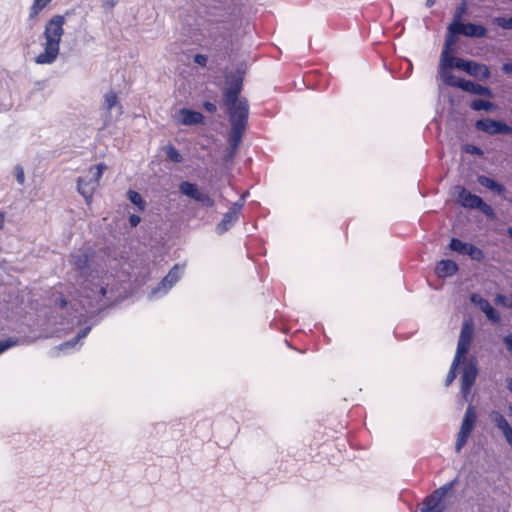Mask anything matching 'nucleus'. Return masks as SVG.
I'll return each instance as SVG.
<instances>
[{
    "label": "nucleus",
    "mask_w": 512,
    "mask_h": 512,
    "mask_svg": "<svg viewBox=\"0 0 512 512\" xmlns=\"http://www.w3.org/2000/svg\"><path fill=\"white\" fill-rule=\"evenodd\" d=\"M470 108L474 111H491L495 105L488 100L475 99L470 103Z\"/></svg>",
    "instance_id": "27"
},
{
    "label": "nucleus",
    "mask_w": 512,
    "mask_h": 512,
    "mask_svg": "<svg viewBox=\"0 0 512 512\" xmlns=\"http://www.w3.org/2000/svg\"><path fill=\"white\" fill-rule=\"evenodd\" d=\"M237 151H238V150H233V148L229 146V149H228V151L225 153V155H224V157H223V160H224L225 162H229V161H231V160L235 157V155H236Z\"/></svg>",
    "instance_id": "43"
},
{
    "label": "nucleus",
    "mask_w": 512,
    "mask_h": 512,
    "mask_svg": "<svg viewBox=\"0 0 512 512\" xmlns=\"http://www.w3.org/2000/svg\"><path fill=\"white\" fill-rule=\"evenodd\" d=\"M243 87L241 75H233L228 78L223 89V106L225 107L231 126L247 127L249 117V103L244 97H240Z\"/></svg>",
    "instance_id": "2"
},
{
    "label": "nucleus",
    "mask_w": 512,
    "mask_h": 512,
    "mask_svg": "<svg viewBox=\"0 0 512 512\" xmlns=\"http://www.w3.org/2000/svg\"><path fill=\"white\" fill-rule=\"evenodd\" d=\"M178 121L185 126H193L202 124L204 122V116L198 111H194L188 108H181L178 112Z\"/></svg>",
    "instance_id": "15"
},
{
    "label": "nucleus",
    "mask_w": 512,
    "mask_h": 512,
    "mask_svg": "<svg viewBox=\"0 0 512 512\" xmlns=\"http://www.w3.org/2000/svg\"><path fill=\"white\" fill-rule=\"evenodd\" d=\"M470 436L467 435V434H464V433H461V432H458L457 434V440H456V444H455V450L456 452H460L462 450V448L466 445L467 441H468V438Z\"/></svg>",
    "instance_id": "36"
},
{
    "label": "nucleus",
    "mask_w": 512,
    "mask_h": 512,
    "mask_svg": "<svg viewBox=\"0 0 512 512\" xmlns=\"http://www.w3.org/2000/svg\"><path fill=\"white\" fill-rule=\"evenodd\" d=\"M54 301L60 308H65L67 306V300L62 295H57Z\"/></svg>",
    "instance_id": "45"
},
{
    "label": "nucleus",
    "mask_w": 512,
    "mask_h": 512,
    "mask_svg": "<svg viewBox=\"0 0 512 512\" xmlns=\"http://www.w3.org/2000/svg\"><path fill=\"white\" fill-rule=\"evenodd\" d=\"M181 276L182 270L180 266L178 264L174 265L157 286L151 289L148 294L149 300L154 301L163 298L180 280Z\"/></svg>",
    "instance_id": "6"
},
{
    "label": "nucleus",
    "mask_w": 512,
    "mask_h": 512,
    "mask_svg": "<svg viewBox=\"0 0 512 512\" xmlns=\"http://www.w3.org/2000/svg\"><path fill=\"white\" fill-rule=\"evenodd\" d=\"M506 388L512 393V377L506 378Z\"/></svg>",
    "instance_id": "49"
},
{
    "label": "nucleus",
    "mask_w": 512,
    "mask_h": 512,
    "mask_svg": "<svg viewBox=\"0 0 512 512\" xmlns=\"http://www.w3.org/2000/svg\"><path fill=\"white\" fill-rule=\"evenodd\" d=\"M4 225V214L0 213V231L2 230Z\"/></svg>",
    "instance_id": "50"
},
{
    "label": "nucleus",
    "mask_w": 512,
    "mask_h": 512,
    "mask_svg": "<svg viewBox=\"0 0 512 512\" xmlns=\"http://www.w3.org/2000/svg\"><path fill=\"white\" fill-rule=\"evenodd\" d=\"M461 35L460 33H454L450 30V25L447 27V35L445 38L443 51H450L452 46L455 44L457 36Z\"/></svg>",
    "instance_id": "32"
},
{
    "label": "nucleus",
    "mask_w": 512,
    "mask_h": 512,
    "mask_svg": "<svg viewBox=\"0 0 512 512\" xmlns=\"http://www.w3.org/2000/svg\"><path fill=\"white\" fill-rule=\"evenodd\" d=\"M464 59L457 58L450 54V51H442L441 59H440V67L446 69L457 68L461 61Z\"/></svg>",
    "instance_id": "25"
},
{
    "label": "nucleus",
    "mask_w": 512,
    "mask_h": 512,
    "mask_svg": "<svg viewBox=\"0 0 512 512\" xmlns=\"http://www.w3.org/2000/svg\"><path fill=\"white\" fill-rule=\"evenodd\" d=\"M477 182L481 186H483V187H485V188H487V189H489V190H491L493 192H496L499 195H501V194H503L505 192L504 185H502L501 183L495 181L494 179H492V178H490V177H488L486 175H478L477 176Z\"/></svg>",
    "instance_id": "22"
},
{
    "label": "nucleus",
    "mask_w": 512,
    "mask_h": 512,
    "mask_svg": "<svg viewBox=\"0 0 512 512\" xmlns=\"http://www.w3.org/2000/svg\"><path fill=\"white\" fill-rule=\"evenodd\" d=\"M507 234L512 239V227H508Z\"/></svg>",
    "instance_id": "53"
},
{
    "label": "nucleus",
    "mask_w": 512,
    "mask_h": 512,
    "mask_svg": "<svg viewBox=\"0 0 512 512\" xmlns=\"http://www.w3.org/2000/svg\"><path fill=\"white\" fill-rule=\"evenodd\" d=\"M19 343L20 340L15 337H8L6 339L0 340V355L9 350L10 348L19 345Z\"/></svg>",
    "instance_id": "31"
},
{
    "label": "nucleus",
    "mask_w": 512,
    "mask_h": 512,
    "mask_svg": "<svg viewBox=\"0 0 512 512\" xmlns=\"http://www.w3.org/2000/svg\"><path fill=\"white\" fill-rule=\"evenodd\" d=\"M165 153H166L167 158L174 163H180L183 160L181 154L173 145H169L166 148Z\"/></svg>",
    "instance_id": "33"
},
{
    "label": "nucleus",
    "mask_w": 512,
    "mask_h": 512,
    "mask_svg": "<svg viewBox=\"0 0 512 512\" xmlns=\"http://www.w3.org/2000/svg\"><path fill=\"white\" fill-rule=\"evenodd\" d=\"M127 197L129 201L138 207L140 211H144L146 208V202L144 201L141 194L135 190H129L127 192Z\"/></svg>",
    "instance_id": "28"
},
{
    "label": "nucleus",
    "mask_w": 512,
    "mask_h": 512,
    "mask_svg": "<svg viewBox=\"0 0 512 512\" xmlns=\"http://www.w3.org/2000/svg\"><path fill=\"white\" fill-rule=\"evenodd\" d=\"M449 248L462 255H468L472 260L482 261L484 259V252L474 244L463 242L458 238H452L449 243Z\"/></svg>",
    "instance_id": "11"
},
{
    "label": "nucleus",
    "mask_w": 512,
    "mask_h": 512,
    "mask_svg": "<svg viewBox=\"0 0 512 512\" xmlns=\"http://www.w3.org/2000/svg\"><path fill=\"white\" fill-rule=\"evenodd\" d=\"M491 418L495 426L502 432L507 443L512 447V427L506 418L498 411H493Z\"/></svg>",
    "instance_id": "16"
},
{
    "label": "nucleus",
    "mask_w": 512,
    "mask_h": 512,
    "mask_svg": "<svg viewBox=\"0 0 512 512\" xmlns=\"http://www.w3.org/2000/svg\"><path fill=\"white\" fill-rule=\"evenodd\" d=\"M462 365L461 394L466 402L470 401L471 388L478 375V362L475 357L458 358L455 356L451 368L446 377V386H449L457 377L458 367Z\"/></svg>",
    "instance_id": "4"
},
{
    "label": "nucleus",
    "mask_w": 512,
    "mask_h": 512,
    "mask_svg": "<svg viewBox=\"0 0 512 512\" xmlns=\"http://www.w3.org/2000/svg\"><path fill=\"white\" fill-rule=\"evenodd\" d=\"M493 23L504 30H512V17H495Z\"/></svg>",
    "instance_id": "34"
},
{
    "label": "nucleus",
    "mask_w": 512,
    "mask_h": 512,
    "mask_svg": "<svg viewBox=\"0 0 512 512\" xmlns=\"http://www.w3.org/2000/svg\"><path fill=\"white\" fill-rule=\"evenodd\" d=\"M65 23L66 19L63 15H54L46 23L43 32L45 39L44 51L35 58L37 64L49 65L56 61L60 51V42L64 35L63 26Z\"/></svg>",
    "instance_id": "3"
},
{
    "label": "nucleus",
    "mask_w": 512,
    "mask_h": 512,
    "mask_svg": "<svg viewBox=\"0 0 512 512\" xmlns=\"http://www.w3.org/2000/svg\"><path fill=\"white\" fill-rule=\"evenodd\" d=\"M69 263L79 278L77 279L80 284L79 304L87 312L90 309H102L107 285L100 277L99 271L95 269L93 259L87 253L78 251L71 254Z\"/></svg>",
    "instance_id": "1"
},
{
    "label": "nucleus",
    "mask_w": 512,
    "mask_h": 512,
    "mask_svg": "<svg viewBox=\"0 0 512 512\" xmlns=\"http://www.w3.org/2000/svg\"><path fill=\"white\" fill-rule=\"evenodd\" d=\"M245 130L246 127L231 126L228 143L229 146L233 148V150H238Z\"/></svg>",
    "instance_id": "23"
},
{
    "label": "nucleus",
    "mask_w": 512,
    "mask_h": 512,
    "mask_svg": "<svg viewBox=\"0 0 512 512\" xmlns=\"http://www.w3.org/2000/svg\"><path fill=\"white\" fill-rule=\"evenodd\" d=\"M458 69L480 80H487L491 75L488 66L484 64H479L472 60L464 59L459 63Z\"/></svg>",
    "instance_id": "12"
},
{
    "label": "nucleus",
    "mask_w": 512,
    "mask_h": 512,
    "mask_svg": "<svg viewBox=\"0 0 512 512\" xmlns=\"http://www.w3.org/2000/svg\"><path fill=\"white\" fill-rule=\"evenodd\" d=\"M452 31L471 38H482L487 34V28L476 23H462Z\"/></svg>",
    "instance_id": "14"
},
{
    "label": "nucleus",
    "mask_w": 512,
    "mask_h": 512,
    "mask_svg": "<svg viewBox=\"0 0 512 512\" xmlns=\"http://www.w3.org/2000/svg\"><path fill=\"white\" fill-rule=\"evenodd\" d=\"M194 62L202 67L207 64V56L203 54H196L193 58Z\"/></svg>",
    "instance_id": "40"
},
{
    "label": "nucleus",
    "mask_w": 512,
    "mask_h": 512,
    "mask_svg": "<svg viewBox=\"0 0 512 512\" xmlns=\"http://www.w3.org/2000/svg\"><path fill=\"white\" fill-rule=\"evenodd\" d=\"M510 416L512 417V406H509Z\"/></svg>",
    "instance_id": "55"
},
{
    "label": "nucleus",
    "mask_w": 512,
    "mask_h": 512,
    "mask_svg": "<svg viewBox=\"0 0 512 512\" xmlns=\"http://www.w3.org/2000/svg\"><path fill=\"white\" fill-rule=\"evenodd\" d=\"M117 3V0H103V6L105 8H113Z\"/></svg>",
    "instance_id": "48"
},
{
    "label": "nucleus",
    "mask_w": 512,
    "mask_h": 512,
    "mask_svg": "<svg viewBox=\"0 0 512 512\" xmlns=\"http://www.w3.org/2000/svg\"><path fill=\"white\" fill-rule=\"evenodd\" d=\"M503 343L508 352L512 354V334H507L503 337Z\"/></svg>",
    "instance_id": "41"
},
{
    "label": "nucleus",
    "mask_w": 512,
    "mask_h": 512,
    "mask_svg": "<svg viewBox=\"0 0 512 512\" xmlns=\"http://www.w3.org/2000/svg\"><path fill=\"white\" fill-rule=\"evenodd\" d=\"M15 171H16V180H17L18 184L23 185L25 182V174H24L23 168L18 165V166H16Z\"/></svg>",
    "instance_id": "39"
},
{
    "label": "nucleus",
    "mask_w": 512,
    "mask_h": 512,
    "mask_svg": "<svg viewBox=\"0 0 512 512\" xmlns=\"http://www.w3.org/2000/svg\"><path fill=\"white\" fill-rule=\"evenodd\" d=\"M463 150L466 153H469V154H472V155H477V156H482L483 155V150L480 147H478L476 145H473V144H466L463 147Z\"/></svg>",
    "instance_id": "38"
},
{
    "label": "nucleus",
    "mask_w": 512,
    "mask_h": 512,
    "mask_svg": "<svg viewBox=\"0 0 512 512\" xmlns=\"http://www.w3.org/2000/svg\"><path fill=\"white\" fill-rule=\"evenodd\" d=\"M458 88L462 89L465 92H469L474 95H483V96H492V92L490 88L486 86L479 85L471 80H460L458 83Z\"/></svg>",
    "instance_id": "19"
},
{
    "label": "nucleus",
    "mask_w": 512,
    "mask_h": 512,
    "mask_svg": "<svg viewBox=\"0 0 512 512\" xmlns=\"http://www.w3.org/2000/svg\"><path fill=\"white\" fill-rule=\"evenodd\" d=\"M495 301L497 304L505 305L506 303V297L502 294H497L495 297Z\"/></svg>",
    "instance_id": "47"
},
{
    "label": "nucleus",
    "mask_w": 512,
    "mask_h": 512,
    "mask_svg": "<svg viewBox=\"0 0 512 512\" xmlns=\"http://www.w3.org/2000/svg\"><path fill=\"white\" fill-rule=\"evenodd\" d=\"M460 205L467 209H477L481 211L488 218H494L495 212L493 208L488 205L480 196L475 195L468 191L466 188H461L457 197Z\"/></svg>",
    "instance_id": "7"
},
{
    "label": "nucleus",
    "mask_w": 512,
    "mask_h": 512,
    "mask_svg": "<svg viewBox=\"0 0 512 512\" xmlns=\"http://www.w3.org/2000/svg\"><path fill=\"white\" fill-rule=\"evenodd\" d=\"M203 108L209 113H215L217 111V106L213 102L205 101L203 103Z\"/></svg>",
    "instance_id": "42"
},
{
    "label": "nucleus",
    "mask_w": 512,
    "mask_h": 512,
    "mask_svg": "<svg viewBox=\"0 0 512 512\" xmlns=\"http://www.w3.org/2000/svg\"><path fill=\"white\" fill-rule=\"evenodd\" d=\"M475 128L478 131L489 135H510L512 127L505 122L491 118H482L475 122Z\"/></svg>",
    "instance_id": "9"
},
{
    "label": "nucleus",
    "mask_w": 512,
    "mask_h": 512,
    "mask_svg": "<svg viewBox=\"0 0 512 512\" xmlns=\"http://www.w3.org/2000/svg\"><path fill=\"white\" fill-rule=\"evenodd\" d=\"M439 74L444 83L458 88V83L460 82L461 79H456L450 72V69L440 67Z\"/></svg>",
    "instance_id": "29"
},
{
    "label": "nucleus",
    "mask_w": 512,
    "mask_h": 512,
    "mask_svg": "<svg viewBox=\"0 0 512 512\" xmlns=\"http://www.w3.org/2000/svg\"><path fill=\"white\" fill-rule=\"evenodd\" d=\"M239 217L240 215L228 209V211L224 213L222 220L215 227L216 234L221 236L229 231L238 222Z\"/></svg>",
    "instance_id": "18"
},
{
    "label": "nucleus",
    "mask_w": 512,
    "mask_h": 512,
    "mask_svg": "<svg viewBox=\"0 0 512 512\" xmlns=\"http://www.w3.org/2000/svg\"><path fill=\"white\" fill-rule=\"evenodd\" d=\"M52 0H34L30 12L29 18H35Z\"/></svg>",
    "instance_id": "30"
},
{
    "label": "nucleus",
    "mask_w": 512,
    "mask_h": 512,
    "mask_svg": "<svg viewBox=\"0 0 512 512\" xmlns=\"http://www.w3.org/2000/svg\"><path fill=\"white\" fill-rule=\"evenodd\" d=\"M436 0H426V6L432 7L435 4Z\"/></svg>",
    "instance_id": "51"
},
{
    "label": "nucleus",
    "mask_w": 512,
    "mask_h": 512,
    "mask_svg": "<svg viewBox=\"0 0 512 512\" xmlns=\"http://www.w3.org/2000/svg\"><path fill=\"white\" fill-rule=\"evenodd\" d=\"M74 318H75V323L79 324L80 323V319L77 316H75Z\"/></svg>",
    "instance_id": "54"
},
{
    "label": "nucleus",
    "mask_w": 512,
    "mask_h": 512,
    "mask_svg": "<svg viewBox=\"0 0 512 512\" xmlns=\"http://www.w3.org/2000/svg\"><path fill=\"white\" fill-rule=\"evenodd\" d=\"M477 420V415L475 408L472 405H469L465 411L464 417L462 419V423L460 426L459 432L471 435V432L475 426Z\"/></svg>",
    "instance_id": "20"
},
{
    "label": "nucleus",
    "mask_w": 512,
    "mask_h": 512,
    "mask_svg": "<svg viewBox=\"0 0 512 512\" xmlns=\"http://www.w3.org/2000/svg\"><path fill=\"white\" fill-rule=\"evenodd\" d=\"M502 71H503L505 74H509V75H511V74H512V63H510V62L504 63V64L502 65Z\"/></svg>",
    "instance_id": "46"
},
{
    "label": "nucleus",
    "mask_w": 512,
    "mask_h": 512,
    "mask_svg": "<svg viewBox=\"0 0 512 512\" xmlns=\"http://www.w3.org/2000/svg\"><path fill=\"white\" fill-rule=\"evenodd\" d=\"M470 300L472 304L478 307L486 315L488 320L493 323H498L500 321L499 313L494 309V307L487 299L483 298L479 294L474 293L471 295Z\"/></svg>",
    "instance_id": "13"
},
{
    "label": "nucleus",
    "mask_w": 512,
    "mask_h": 512,
    "mask_svg": "<svg viewBox=\"0 0 512 512\" xmlns=\"http://www.w3.org/2000/svg\"><path fill=\"white\" fill-rule=\"evenodd\" d=\"M179 192L194 201L200 203L203 207L212 208L215 205L214 199L207 193L199 190L197 184L190 181H182L179 186Z\"/></svg>",
    "instance_id": "8"
},
{
    "label": "nucleus",
    "mask_w": 512,
    "mask_h": 512,
    "mask_svg": "<svg viewBox=\"0 0 512 512\" xmlns=\"http://www.w3.org/2000/svg\"><path fill=\"white\" fill-rule=\"evenodd\" d=\"M92 326H85L81 328L75 337L72 339L63 342L59 345V350L61 351H69V350H76L82 345V340L89 334L91 331Z\"/></svg>",
    "instance_id": "17"
},
{
    "label": "nucleus",
    "mask_w": 512,
    "mask_h": 512,
    "mask_svg": "<svg viewBox=\"0 0 512 512\" xmlns=\"http://www.w3.org/2000/svg\"><path fill=\"white\" fill-rule=\"evenodd\" d=\"M459 480L458 477H455L453 480L447 482L446 484L442 485L441 487L437 488L433 494L437 496L438 499L441 501L447 496V494L455 488V486L458 484Z\"/></svg>",
    "instance_id": "26"
},
{
    "label": "nucleus",
    "mask_w": 512,
    "mask_h": 512,
    "mask_svg": "<svg viewBox=\"0 0 512 512\" xmlns=\"http://www.w3.org/2000/svg\"><path fill=\"white\" fill-rule=\"evenodd\" d=\"M474 334V325L472 321H464L461 327L455 356L461 359L466 358Z\"/></svg>",
    "instance_id": "10"
},
{
    "label": "nucleus",
    "mask_w": 512,
    "mask_h": 512,
    "mask_svg": "<svg viewBox=\"0 0 512 512\" xmlns=\"http://www.w3.org/2000/svg\"><path fill=\"white\" fill-rule=\"evenodd\" d=\"M457 271H458L457 264L453 260H450V259L440 260L437 263L436 268H435V273L440 278H446V277L452 276V275L456 274Z\"/></svg>",
    "instance_id": "21"
},
{
    "label": "nucleus",
    "mask_w": 512,
    "mask_h": 512,
    "mask_svg": "<svg viewBox=\"0 0 512 512\" xmlns=\"http://www.w3.org/2000/svg\"><path fill=\"white\" fill-rule=\"evenodd\" d=\"M141 222V218L140 216L136 215V214H131L129 216V224L131 227H136L140 224Z\"/></svg>",
    "instance_id": "44"
},
{
    "label": "nucleus",
    "mask_w": 512,
    "mask_h": 512,
    "mask_svg": "<svg viewBox=\"0 0 512 512\" xmlns=\"http://www.w3.org/2000/svg\"><path fill=\"white\" fill-rule=\"evenodd\" d=\"M468 10V4L466 1H462L455 9L453 14V20L449 24L450 30H454L456 27H458L460 24H462V20L464 15L467 13Z\"/></svg>",
    "instance_id": "24"
},
{
    "label": "nucleus",
    "mask_w": 512,
    "mask_h": 512,
    "mask_svg": "<svg viewBox=\"0 0 512 512\" xmlns=\"http://www.w3.org/2000/svg\"><path fill=\"white\" fill-rule=\"evenodd\" d=\"M117 103L118 100L115 93L110 92L105 95L104 106L108 111H111L114 107H116Z\"/></svg>",
    "instance_id": "35"
},
{
    "label": "nucleus",
    "mask_w": 512,
    "mask_h": 512,
    "mask_svg": "<svg viewBox=\"0 0 512 512\" xmlns=\"http://www.w3.org/2000/svg\"><path fill=\"white\" fill-rule=\"evenodd\" d=\"M106 165L99 163L91 167L88 175L79 177L77 180V191L84 197L87 204L92 200V196L99 185V180L102 177Z\"/></svg>",
    "instance_id": "5"
},
{
    "label": "nucleus",
    "mask_w": 512,
    "mask_h": 512,
    "mask_svg": "<svg viewBox=\"0 0 512 512\" xmlns=\"http://www.w3.org/2000/svg\"><path fill=\"white\" fill-rule=\"evenodd\" d=\"M444 510H445V507H441L438 509L430 510L429 512H444Z\"/></svg>",
    "instance_id": "52"
},
{
    "label": "nucleus",
    "mask_w": 512,
    "mask_h": 512,
    "mask_svg": "<svg viewBox=\"0 0 512 512\" xmlns=\"http://www.w3.org/2000/svg\"><path fill=\"white\" fill-rule=\"evenodd\" d=\"M248 195V192L244 193L240 199L236 202H234L231 207L229 208L230 210L234 211L235 213H237L238 215L241 214V211L244 207V204H245V198L246 196Z\"/></svg>",
    "instance_id": "37"
}]
</instances>
